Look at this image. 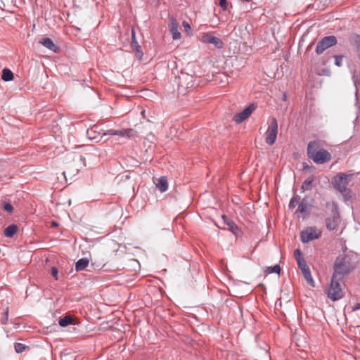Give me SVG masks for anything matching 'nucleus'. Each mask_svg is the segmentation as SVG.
I'll return each instance as SVG.
<instances>
[{"label":"nucleus","mask_w":360,"mask_h":360,"mask_svg":"<svg viewBox=\"0 0 360 360\" xmlns=\"http://www.w3.org/2000/svg\"><path fill=\"white\" fill-rule=\"evenodd\" d=\"M307 153L308 158L314 163L323 165L331 160V154L321 148L319 141H309L307 145Z\"/></svg>","instance_id":"f257e3e1"},{"label":"nucleus","mask_w":360,"mask_h":360,"mask_svg":"<svg viewBox=\"0 0 360 360\" xmlns=\"http://www.w3.org/2000/svg\"><path fill=\"white\" fill-rule=\"evenodd\" d=\"M333 270L332 276L342 280L352 270L350 259L345 254L339 255L335 259Z\"/></svg>","instance_id":"f03ea898"},{"label":"nucleus","mask_w":360,"mask_h":360,"mask_svg":"<svg viewBox=\"0 0 360 360\" xmlns=\"http://www.w3.org/2000/svg\"><path fill=\"white\" fill-rule=\"evenodd\" d=\"M351 176V174L338 173L332 179L333 187L342 194L345 200H349L352 198V191L347 188Z\"/></svg>","instance_id":"7ed1b4c3"},{"label":"nucleus","mask_w":360,"mask_h":360,"mask_svg":"<svg viewBox=\"0 0 360 360\" xmlns=\"http://www.w3.org/2000/svg\"><path fill=\"white\" fill-rule=\"evenodd\" d=\"M177 80L179 91L183 92L188 91L195 86L193 75L181 71L180 75L176 77Z\"/></svg>","instance_id":"20e7f679"},{"label":"nucleus","mask_w":360,"mask_h":360,"mask_svg":"<svg viewBox=\"0 0 360 360\" xmlns=\"http://www.w3.org/2000/svg\"><path fill=\"white\" fill-rule=\"evenodd\" d=\"M341 281L338 278L333 276L331 278L330 288L328 290V297L333 301H336L343 297V292L340 284Z\"/></svg>","instance_id":"39448f33"},{"label":"nucleus","mask_w":360,"mask_h":360,"mask_svg":"<svg viewBox=\"0 0 360 360\" xmlns=\"http://www.w3.org/2000/svg\"><path fill=\"white\" fill-rule=\"evenodd\" d=\"M330 216L326 218V226L329 231H334L337 229L340 222V214L336 203L333 202Z\"/></svg>","instance_id":"423d86ee"},{"label":"nucleus","mask_w":360,"mask_h":360,"mask_svg":"<svg viewBox=\"0 0 360 360\" xmlns=\"http://www.w3.org/2000/svg\"><path fill=\"white\" fill-rule=\"evenodd\" d=\"M337 38L333 35L326 36L322 38L317 44L316 53L318 55L322 54L327 49L336 45Z\"/></svg>","instance_id":"0eeeda50"},{"label":"nucleus","mask_w":360,"mask_h":360,"mask_svg":"<svg viewBox=\"0 0 360 360\" xmlns=\"http://www.w3.org/2000/svg\"><path fill=\"white\" fill-rule=\"evenodd\" d=\"M277 133L278 123L276 119L274 117L272 118L271 122L266 132L265 141L268 145L271 146L275 143L277 137Z\"/></svg>","instance_id":"6e6552de"},{"label":"nucleus","mask_w":360,"mask_h":360,"mask_svg":"<svg viewBox=\"0 0 360 360\" xmlns=\"http://www.w3.org/2000/svg\"><path fill=\"white\" fill-rule=\"evenodd\" d=\"M257 107L255 103H251L241 112L236 113L233 117V121L236 123L243 122L250 117L252 112L256 110Z\"/></svg>","instance_id":"1a4fd4ad"},{"label":"nucleus","mask_w":360,"mask_h":360,"mask_svg":"<svg viewBox=\"0 0 360 360\" xmlns=\"http://www.w3.org/2000/svg\"><path fill=\"white\" fill-rule=\"evenodd\" d=\"M321 236V232L317 231L312 227L307 228L302 231L300 234L301 240L304 243H307L309 241L317 239Z\"/></svg>","instance_id":"9d476101"},{"label":"nucleus","mask_w":360,"mask_h":360,"mask_svg":"<svg viewBox=\"0 0 360 360\" xmlns=\"http://www.w3.org/2000/svg\"><path fill=\"white\" fill-rule=\"evenodd\" d=\"M201 41L204 44H213L217 49H221L223 46V42L219 38L209 33H205L202 36Z\"/></svg>","instance_id":"9b49d317"},{"label":"nucleus","mask_w":360,"mask_h":360,"mask_svg":"<svg viewBox=\"0 0 360 360\" xmlns=\"http://www.w3.org/2000/svg\"><path fill=\"white\" fill-rule=\"evenodd\" d=\"M134 130L131 129H126L122 130L109 129L103 134L105 136H119L120 137L130 138L133 136Z\"/></svg>","instance_id":"f8f14e48"},{"label":"nucleus","mask_w":360,"mask_h":360,"mask_svg":"<svg viewBox=\"0 0 360 360\" xmlns=\"http://www.w3.org/2000/svg\"><path fill=\"white\" fill-rule=\"evenodd\" d=\"M169 30L173 39L176 40L181 38V34L178 30V23L172 16L169 18Z\"/></svg>","instance_id":"ddd939ff"},{"label":"nucleus","mask_w":360,"mask_h":360,"mask_svg":"<svg viewBox=\"0 0 360 360\" xmlns=\"http://www.w3.org/2000/svg\"><path fill=\"white\" fill-rule=\"evenodd\" d=\"M131 46L135 52V56L136 58H138L139 60H141L143 57V51L141 49V47L139 45L136 37H135V32L134 30L131 32Z\"/></svg>","instance_id":"4468645a"},{"label":"nucleus","mask_w":360,"mask_h":360,"mask_svg":"<svg viewBox=\"0 0 360 360\" xmlns=\"http://www.w3.org/2000/svg\"><path fill=\"white\" fill-rule=\"evenodd\" d=\"M221 219L224 224H226L229 226V230L232 232L234 235H237L238 232V226L230 219L227 216L222 215Z\"/></svg>","instance_id":"2eb2a0df"},{"label":"nucleus","mask_w":360,"mask_h":360,"mask_svg":"<svg viewBox=\"0 0 360 360\" xmlns=\"http://www.w3.org/2000/svg\"><path fill=\"white\" fill-rule=\"evenodd\" d=\"M40 44L53 52H57L58 50V46H56L52 39L49 37L41 39Z\"/></svg>","instance_id":"dca6fc26"},{"label":"nucleus","mask_w":360,"mask_h":360,"mask_svg":"<svg viewBox=\"0 0 360 360\" xmlns=\"http://www.w3.org/2000/svg\"><path fill=\"white\" fill-rule=\"evenodd\" d=\"M156 187L161 193L165 192L167 190L168 183L166 176H162L158 179Z\"/></svg>","instance_id":"f3484780"},{"label":"nucleus","mask_w":360,"mask_h":360,"mask_svg":"<svg viewBox=\"0 0 360 360\" xmlns=\"http://www.w3.org/2000/svg\"><path fill=\"white\" fill-rule=\"evenodd\" d=\"M309 205L307 202V198H304L300 201L297 209L295 212L297 214H305L307 210L309 208Z\"/></svg>","instance_id":"a211bd4d"},{"label":"nucleus","mask_w":360,"mask_h":360,"mask_svg":"<svg viewBox=\"0 0 360 360\" xmlns=\"http://www.w3.org/2000/svg\"><path fill=\"white\" fill-rule=\"evenodd\" d=\"M314 180V177L310 176L303 181L301 186L302 193H304L305 191H310L312 189V188L314 186L313 184Z\"/></svg>","instance_id":"6ab92c4d"},{"label":"nucleus","mask_w":360,"mask_h":360,"mask_svg":"<svg viewBox=\"0 0 360 360\" xmlns=\"http://www.w3.org/2000/svg\"><path fill=\"white\" fill-rule=\"evenodd\" d=\"M18 231L17 225L12 224L8 226L4 231V236L6 237L11 238L13 237Z\"/></svg>","instance_id":"aec40b11"},{"label":"nucleus","mask_w":360,"mask_h":360,"mask_svg":"<svg viewBox=\"0 0 360 360\" xmlns=\"http://www.w3.org/2000/svg\"><path fill=\"white\" fill-rule=\"evenodd\" d=\"M89 261L87 258H81L75 264L76 271L84 270L89 264Z\"/></svg>","instance_id":"412c9836"},{"label":"nucleus","mask_w":360,"mask_h":360,"mask_svg":"<svg viewBox=\"0 0 360 360\" xmlns=\"http://www.w3.org/2000/svg\"><path fill=\"white\" fill-rule=\"evenodd\" d=\"M13 73L8 68H4L2 71L1 79L5 82L12 81L13 79Z\"/></svg>","instance_id":"4be33fe9"},{"label":"nucleus","mask_w":360,"mask_h":360,"mask_svg":"<svg viewBox=\"0 0 360 360\" xmlns=\"http://www.w3.org/2000/svg\"><path fill=\"white\" fill-rule=\"evenodd\" d=\"M302 274H303L304 278L306 279L307 283L310 286L314 287V281L312 276L311 274V271H310L309 268L307 269H305L304 271H302Z\"/></svg>","instance_id":"5701e85b"},{"label":"nucleus","mask_w":360,"mask_h":360,"mask_svg":"<svg viewBox=\"0 0 360 360\" xmlns=\"http://www.w3.org/2000/svg\"><path fill=\"white\" fill-rule=\"evenodd\" d=\"M352 42L356 46L357 56L360 60V35L354 34L352 38Z\"/></svg>","instance_id":"b1692460"},{"label":"nucleus","mask_w":360,"mask_h":360,"mask_svg":"<svg viewBox=\"0 0 360 360\" xmlns=\"http://www.w3.org/2000/svg\"><path fill=\"white\" fill-rule=\"evenodd\" d=\"M72 321H73V319L71 316H66L60 319L59 320L58 323H59V326L61 327H66L68 325H70V323H72Z\"/></svg>","instance_id":"393cba45"},{"label":"nucleus","mask_w":360,"mask_h":360,"mask_svg":"<svg viewBox=\"0 0 360 360\" xmlns=\"http://www.w3.org/2000/svg\"><path fill=\"white\" fill-rule=\"evenodd\" d=\"M86 134H87V136L89 137V139L95 140L96 142L100 141L101 140V139L103 138V136H102L100 139H98V136L100 134L99 133H96L93 129H88L87 131H86Z\"/></svg>","instance_id":"a878e982"},{"label":"nucleus","mask_w":360,"mask_h":360,"mask_svg":"<svg viewBox=\"0 0 360 360\" xmlns=\"http://www.w3.org/2000/svg\"><path fill=\"white\" fill-rule=\"evenodd\" d=\"M300 201V197L299 195H294L289 203L288 207L290 210L294 209L297 205H299V202Z\"/></svg>","instance_id":"bb28decb"},{"label":"nucleus","mask_w":360,"mask_h":360,"mask_svg":"<svg viewBox=\"0 0 360 360\" xmlns=\"http://www.w3.org/2000/svg\"><path fill=\"white\" fill-rule=\"evenodd\" d=\"M297 263L298 267L300 269L301 271H304L307 269H309V266H307L304 259H298V260L296 261Z\"/></svg>","instance_id":"cd10ccee"},{"label":"nucleus","mask_w":360,"mask_h":360,"mask_svg":"<svg viewBox=\"0 0 360 360\" xmlns=\"http://www.w3.org/2000/svg\"><path fill=\"white\" fill-rule=\"evenodd\" d=\"M280 271H281V267H280L279 264H275L274 266H269L267 269L268 274H272V273L279 274Z\"/></svg>","instance_id":"c85d7f7f"},{"label":"nucleus","mask_w":360,"mask_h":360,"mask_svg":"<svg viewBox=\"0 0 360 360\" xmlns=\"http://www.w3.org/2000/svg\"><path fill=\"white\" fill-rule=\"evenodd\" d=\"M25 345L22 343L15 342L14 344V349L17 353H22L25 349Z\"/></svg>","instance_id":"c756f323"},{"label":"nucleus","mask_w":360,"mask_h":360,"mask_svg":"<svg viewBox=\"0 0 360 360\" xmlns=\"http://www.w3.org/2000/svg\"><path fill=\"white\" fill-rule=\"evenodd\" d=\"M2 206H3V209L9 213H11L13 210V207L12 205L9 202L4 201L2 202Z\"/></svg>","instance_id":"7c9ffc66"},{"label":"nucleus","mask_w":360,"mask_h":360,"mask_svg":"<svg viewBox=\"0 0 360 360\" xmlns=\"http://www.w3.org/2000/svg\"><path fill=\"white\" fill-rule=\"evenodd\" d=\"M8 320V308L6 309V310L3 313L2 317H1V324L6 325Z\"/></svg>","instance_id":"2f4dec72"},{"label":"nucleus","mask_w":360,"mask_h":360,"mask_svg":"<svg viewBox=\"0 0 360 360\" xmlns=\"http://www.w3.org/2000/svg\"><path fill=\"white\" fill-rule=\"evenodd\" d=\"M334 58H335V65L338 67H340L342 63L343 56H335Z\"/></svg>","instance_id":"473e14b6"},{"label":"nucleus","mask_w":360,"mask_h":360,"mask_svg":"<svg viewBox=\"0 0 360 360\" xmlns=\"http://www.w3.org/2000/svg\"><path fill=\"white\" fill-rule=\"evenodd\" d=\"M219 5L223 11H226L228 9L229 4L226 0H219Z\"/></svg>","instance_id":"72a5a7b5"},{"label":"nucleus","mask_w":360,"mask_h":360,"mask_svg":"<svg viewBox=\"0 0 360 360\" xmlns=\"http://www.w3.org/2000/svg\"><path fill=\"white\" fill-rule=\"evenodd\" d=\"M294 255L296 259V261L298 260V259H303L302 253L300 249H296L294 252Z\"/></svg>","instance_id":"f704fd0d"},{"label":"nucleus","mask_w":360,"mask_h":360,"mask_svg":"<svg viewBox=\"0 0 360 360\" xmlns=\"http://www.w3.org/2000/svg\"><path fill=\"white\" fill-rule=\"evenodd\" d=\"M51 275L55 278L56 280H58V269L56 266L51 267Z\"/></svg>","instance_id":"c9c22d12"},{"label":"nucleus","mask_w":360,"mask_h":360,"mask_svg":"<svg viewBox=\"0 0 360 360\" xmlns=\"http://www.w3.org/2000/svg\"><path fill=\"white\" fill-rule=\"evenodd\" d=\"M182 26L184 27V28L186 32L191 31V27L189 23L187 22L186 21H184L182 22Z\"/></svg>","instance_id":"e433bc0d"},{"label":"nucleus","mask_w":360,"mask_h":360,"mask_svg":"<svg viewBox=\"0 0 360 360\" xmlns=\"http://www.w3.org/2000/svg\"><path fill=\"white\" fill-rule=\"evenodd\" d=\"M354 310H360V303L356 304L354 306Z\"/></svg>","instance_id":"4c0bfd02"},{"label":"nucleus","mask_w":360,"mask_h":360,"mask_svg":"<svg viewBox=\"0 0 360 360\" xmlns=\"http://www.w3.org/2000/svg\"><path fill=\"white\" fill-rule=\"evenodd\" d=\"M355 96H356V105H358V98H357V91L356 90V94H355Z\"/></svg>","instance_id":"58836bf2"},{"label":"nucleus","mask_w":360,"mask_h":360,"mask_svg":"<svg viewBox=\"0 0 360 360\" xmlns=\"http://www.w3.org/2000/svg\"><path fill=\"white\" fill-rule=\"evenodd\" d=\"M57 225H58V224H57V223H56V222H55V221H53V222H52V226H56Z\"/></svg>","instance_id":"ea45409f"},{"label":"nucleus","mask_w":360,"mask_h":360,"mask_svg":"<svg viewBox=\"0 0 360 360\" xmlns=\"http://www.w3.org/2000/svg\"><path fill=\"white\" fill-rule=\"evenodd\" d=\"M358 84L360 85V73H359V75Z\"/></svg>","instance_id":"a19ab883"},{"label":"nucleus","mask_w":360,"mask_h":360,"mask_svg":"<svg viewBox=\"0 0 360 360\" xmlns=\"http://www.w3.org/2000/svg\"><path fill=\"white\" fill-rule=\"evenodd\" d=\"M283 100H285V99H286V95H285V94H283Z\"/></svg>","instance_id":"79ce46f5"},{"label":"nucleus","mask_w":360,"mask_h":360,"mask_svg":"<svg viewBox=\"0 0 360 360\" xmlns=\"http://www.w3.org/2000/svg\"><path fill=\"white\" fill-rule=\"evenodd\" d=\"M313 44H311L307 49H310L312 46Z\"/></svg>","instance_id":"37998d69"}]
</instances>
